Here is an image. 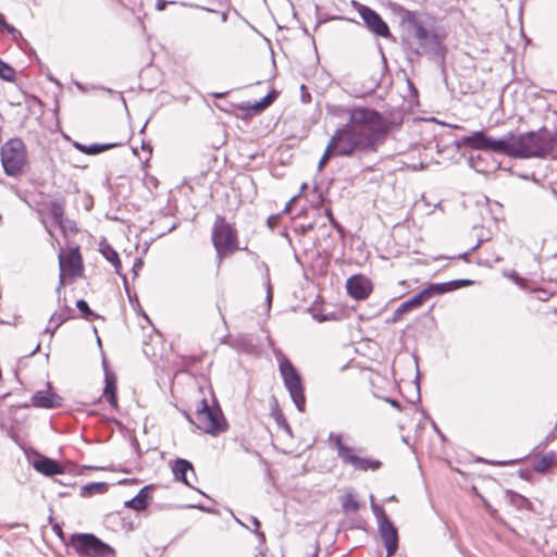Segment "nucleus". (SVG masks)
I'll return each mask as SVG.
<instances>
[{
    "label": "nucleus",
    "mask_w": 557,
    "mask_h": 557,
    "mask_svg": "<svg viewBox=\"0 0 557 557\" xmlns=\"http://www.w3.org/2000/svg\"><path fill=\"white\" fill-rule=\"evenodd\" d=\"M79 555L108 557L113 549L92 534H79L74 541Z\"/></svg>",
    "instance_id": "obj_11"
},
{
    "label": "nucleus",
    "mask_w": 557,
    "mask_h": 557,
    "mask_svg": "<svg viewBox=\"0 0 557 557\" xmlns=\"http://www.w3.org/2000/svg\"><path fill=\"white\" fill-rule=\"evenodd\" d=\"M297 198H298V196H294L293 198H290L289 201L285 205L282 213H289L292 211V206L296 201Z\"/></svg>",
    "instance_id": "obj_40"
},
{
    "label": "nucleus",
    "mask_w": 557,
    "mask_h": 557,
    "mask_svg": "<svg viewBox=\"0 0 557 557\" xmlns=\"http://www.w3.org/2000/svg\"><path fill=\"white\" fill-rule=\"evenodd\" d=\"M267 298L269 301H271L272 294H271L270 276H269L268 272H267Z\"/></svg>",
    "instance_id": "obj_45"
},
{
    "label": "nucleus",
    "mask_w": 557,
    "mask_h": 557,
    "mask_svg": "<svg viewBox=\"0 0 557 557\" xmlns=\"http://www.w3.org/2000/svg\"><path fill=\"white\" fill-rule=\"evenodd\" d=\"M149 498V486H144L136 496L125 502V507L135 511H141L147 508Z\"/></svg>",
    "instance_id": "obj_23"
},
{
    "label": "nucleus",
    "mask_w": 557,
    "mask_h": 557,
    "mask_svg": "<svg viewBox=\"0 0 557 557\" xmlns=\"http://www.w3.org/2000/svg\"><path fill=\"white\" fill-rule=\"evenodd\" d=\"M280 216V214H273L268 218L267 225L269 228L274 230L278 225Z\"/></svg>",
    "instance_id": "obj_37"
},
{
    "label": "nucleus",
    "mask_w": 557,
    "mask_h": 557,
    "mask_svg": "<svg viewBox=\"0 0 557 557\" xmlns=\"http://www.w3.org/2000/svg\"><path fill=\"white\" fill-rule=\"evenodd\" d=\"M462 144L471 149L504 154V137L494 139L486 136L482 131L473 132L471 135L465 136L462 138Z\"/></svg>",
    "instance_id": "obj_12"
},
{
    "label": "nucleus",
    "mask_w": 557,
    "mask_h": 557,
    "mask_svg": "<svg viewBox=\"0 0 557 557\" xmlns=\"http://www.w3.org/2000/svg\"><path fill=\"white\" fill-rule=\"evenodd\" d=\"M108 491V484L104 482H95L82 487V495L91 496L95 494H104Z\"/></svg>",
    "instance_id": "obj_26"
},
{
    "label": "nucleus",
    "mask_w": 557,
    "mask_h": 557,
    "mask_svg": "<svg viewBox=\"0 0 557 557\" xmlns=\"http://www.w3.org/2000/svg\"><path fill=\"white\" fill-rule=\"evenodd\" d=\"M470 284H471V281H469V280H455V281L449 282L451 292L455 289H458L460 287L468 286Z\"/></svg>",
    "instance_id": "obj_36"
},
{
    "label": "nucleus",
    "mask_w": 557,
    "mask_h": 557,
    "mask_svg": "<svg viewBox=\"0 0 557 557\" xmlns=\"http://www.w3.org/2000/svg\"><path fill=\"white\" fill-rule=\"evenodd\" d=\"M187 472L195 475V469L186 459L177 458L172 466V473L176 481L183 482L185 485L193 487L187 478Z\"/></svg>",
    "instance_id": "obj_20"
},
{
    "label": "nucleus",
    "mask_w": 557,
    "mask_h": 557,
    "mask_svg": "<svg viewBox=\"0 0 557 557\" xmlns=\"http://www.w3.org/2000/svg\"><path fill=\"white\" fill-rule=\"evenodd\" d=\"M32 406L37 408L53 409L62 405V398L49 391H38L30 398Z\"/></svg>",
    "instance_id": "obj_16"
},
{
    "label": "nucleus",
    "mask_w": 557,
    "mask_h": 557,
    "mask_svg": "<svg viewBox=\"0 0 557 557\" xmlns=\"http://www.w3.org/2000/svg\"><path fill=\"white\" fill-rule=\"evenodd\" d=\"M325 215L329 218L331 224H333L336 227L338 226V223L334 219L332 210L330 208L325 209Z\"/></svg>",
    "instance_id": "obj_42"
},
{
    "label": "nucleus",
    "mask_w": 557,
    "mask_h": 557,
    "mask_svg": "<svg viewBox=\"0 0 557 557\" xmlns=\"http://www.w3.org/2000/svg\"><path fill=\"white\" fill-rule=\"evenodd\" d=\"M334 149L335 148H332L331 143L329 141V144L319 161V164H318L319 170H322L331 158H337Z\"/></svg>",
    "instance_id": "obj_33"
},
{
    "label": "nucleus",
    "mask_w": 557,
    "mask_h": 557,
    "mask_svg": "<svg viewBox=\"0 0 557 557\" xmlns=\"http://www.w3.org/2000/svg\"><path fill=\"white\" fill-rule=\"evenodd\" d=\"M451 292L449 282L446 283H433L423 288L421 292V296L423 297L424 301L429 300L434 295H443L446 293Z\"/></svg>",
    "instance_id": "obj_25"
},
{
    "label": "nucleus",
    "mask_w": 557,
    "mask_h": 557,
    "mask_svg": "<svg viewBox=\"0 0 557 557\" xmlns=\"http://www.w3.org/2000/svg\"><path fill=\"white\" fill-rule=\"evenodd\" d=\"M211 239L219 261L239 249L236 228L222 215H216L212 226Z\"/></svg>",
    "instance_id": "obj_4"
},
{
    "label": "nucleus",
    "mask_w": 557,
    "mask_h": 557,
    "mask_svg": "<svg viewBox=\"0 0 557 557\" xmlns=\"http://www.w3.org/2000/svg\"><path fill=\"white\" fill-rule=\"evenodd\" d=\"M226 18H227V14H226V12H225V11H222V12H221V20H222V22H225V21H226Z\"/></svg>",
    "instance_id": "obj_51"
},
{
    "label": "nucleus",
    "mask_w": 557,
    "mask_h": 557,
    "mask_svg": "<svg viewBox=\"0 0 557 557\" xmlns=\"http://www.w3.org/2000/svg\"><path fill=\"white\" fill-rule=\"evenodd\" d=\"M74 318V311L72 308L67 306L61 307L59 310H57L50 318L49 324L46 327V332L50 333L51 335L54 334V332L67 320Z\"/></svg>",
    "instance_id": "obj_18"
},
{
    "label": "nucleus",
    "mask_w": 557,
    "mask_h": 557,
    "mask_svg": "<svg viewBox=\"0 0 557 557\" xmlns=\"http://www.w3.org/2000/svg\"><path fill=\"white\" fill-rule=\"evenodd\" d=\"M65 225H66V231H71L72 233L77 232V227L74 222L65 219Z\"/></svg>",
    "instance_id": "obj_43"
},
{
    "label": "nucleus",
    "mask_w": 557,
    "mask_h": 557,
    "mask_svg": "<svg viewBox=\"0 0 557 557\" xmlns=\"http://www.w3.org/2000/svg\"><path fill=\"white\" fill-rule=\"evenodd\" d=\"M141 264H143L141 260H138V261H137V263H135L134 268H135V267H136V268H139V267H141Z\"/></svg>",
    "instance_id": "obj_54"
},
{
    "label": "nucleus",
    "mask_w": 557,
    "mask_h": 557,
    "mask_svg": "<svg viewBox=\"0 0 557 557\" xmlns=\"http://www.w3.org/2000/svg\"><path fill=\"white\" fill-rule=\"evenodd\" d=\"M0 28H5L10 34H15L17 33V30L12 27V26H9L5 22H4V18L3 16L0 14Z\"/></svg>",
    "instance_id": "obj_38"
},
{
    "label": "nucleus",
    "mask_w": 557,
    "mask_h": 557,
    "mask_svg": "<svg viewBox=\"0 0 557 557\" xmlns=\"http://www.w3.org/2000/svg\"><path fill=\"white\" fill-rule=\"evenodd\" d=\"M354 107L351 108H345L343 106H329L327 107V113L333 115V116H337V117H344V116H347L349 119V112L352 110Z\"/></svg>",
    "instance_id": "obj_31"
},
{
    "label": "nucleus",
    "mask_w": 557,
    "mask_h": 557,
    "mask_svg": "<svg viewBox=\"0 0 557 557\" xmlns=\"http://www.w3.org/2000/svg\"><path fill=\"white\" fill-rule=\"evenodd\" d=\"M251 523L255 525V532L264 540V534L262 532H258V529L260 528V521L256 517H250Z\"/></svg>",
    "instance_id": "obj_39"
},
{
    "label": "nucleus",
    "mask_w": 557,
    "mask_h": 557,
    "mask_svg": "<svg viewBox=\"0 0 557 557\" xmlns=\"http://www.w3.org/2000/svg\"><path fill=\"white\" fill-rule=\"evenodd\" d=\"M46 212L49 218L61 228L63 233L66 232L64 219V203L61 200H52L46 205Z\"/></svg>",
    "instance_id": "obj_19"
},
{
    "label": "nucleus",
    "mask_w": 557,
    "mask_h": 557,
    "mask_svg": "<svg viewBox=\"0 0 557 557\" xmlns=\"http://www.w3.org/2000/svg\"><path fill=\"white\" fill-rule=\"evenodd\" d=\"M46 230L48 231V233H49V235H50L51 237H54L53 233L51 232V230H50L47 225H46Z\"/></svg>",
    "instance_id": "obj_53"
},
{
    "label": "nucleus",
    "mask_w": 557,
    "mask_h": 557,
    "mask_svg": "<svg viewBox=\"0 0 557 557\" xmlns=\"http://www.w3.org/2000/svg\"><path fill=\"white\" fill-rule=\"evenodd\" d=\"M391 128L388 119L379 111L355 106L349 120L331 136V147L342 158L374 153L387 139Z\"/></svg>",
    "instance_id": "obj_1"
},
{
    "label": "nucleus",
    "mask_w": 557,
    "mask_h": 557,
    "mask_svg": "<svg viewBox=\"0 0 557 557\" xmlns=\"http://www.w3.org/2000/svg\"><path fill=\"white\" fill-rule=\"evenodd\" d=\"M59 285L57 292L59 293L64 285L65 276L76 278L82 276L84 271L83 259L78 247L71 248L66 255L62 251L59 253Z\"/></svg>",
    "instance_id": "obj_10"
},
{
    "label": "nucleus",
    "mask_w": 557,
    "mask_h": 557,
    "mask_svg": "<svg viewBox=\"0 0 557 557\" xmlns=\"http://www.w3.org/2000/svg\"><path fill=\"white\" fill-rule=\"evenodd\" d=\"M15 76V71L12 66L0 59V78L11 82Z\"/></svg>",
    "instance_id": "obj_32"
},
{
    "label": "nucleus",
    "mask_w": 557,
    "mask_h": 557,
    "mask_svg": "<svg viewBox=\"0 0 557 557\" xmlns=\"http://www.w3.org/2000/svg\"><path fill=\"white\" fill-rule=\"evenodd\" d=\"M380 536L386 548V557H392L398 549V532L394 523L388 520L377 525Z\"/></svg>",
    "instance_id": "obj_14"
},
{
    "label": "nucleus",
    "mask_w": 557,
    "mask_h": 557,
    "mask_svg": "<svg viewBox=\"0 0 557 557\" xmlns=\"http://www.w3.org/2000/svg\"><path fill=\"white\" fill-rule=\"evenodd\" d=\"M1 163L5 174L16 176L27 162L25 144L20 138L8 140L0 151Z\"/></svg>",
    "instance_id": "obj_7"
},
{
    "label": "nucleus",
    "mask_w": 557,
    "mask_h": 557,
    "mask_svg": "<svg viewBox=\"0 0 557 557\" xmlns=\"http://www.w3.org/2000/svg\"><path fill=\"white\" fill-rule=\"evenodd\" d=\"M166 3L168 2H157L156 10L157 11H163L165 9V7H166Z\"/></svg>",
    "instance_id": "obj_48"
},
{
    "label": "nucleus",
    "mask_w": 557,
    "mask_h": 557,
    "mask_svg": "<svg viewBox=\"0 0 557 557\" xmlns=\"http://www.w3.org/2000/svg\"><path fill=\"white\" fill-rule=\"evenodd\" d=\"M115 146H116L115 144H103V145L92 144V145L88 146V150H86V154H97L104 150L113 148Z\"/></svg>",
    "instance_id": "obj_34"
},
{
    "label": "nucleus",
    "mask_w": 557,
    "mask_h": 557,
    "mask_svg": "<svg viewBox=\"0 0 557 557\" xmlns=\"http://www.w3.org/2000/svg\"><path fill=\"white\" fill-rule=\"evenodd\" d=\"M348 294L355 299H366L372 292L370 281L361 275H354L346 282Z\"/></svg>",
    "instance_id": "obj_15"
},
{
    "label": "nucleus",
    "mask_w": 557,
    "mask_h": 557,
    "mask_svg": "<svg viewBox=\"0 0 557 557\" xmlns=\"http://www.w3.org/2000/svg\"><path fill=\"white\" fill-rule=\"evenodd\" d=\"M359 13L364 21L366 25L375 35L387 38L391 36L387 24L381 18V16L368 7L360 5Z\"/></svg>",
    "instance_id": "obj_13"
},
{
    "label": "nucleus",
    "mask_w": 557,
    "mask_h": 557,
    "mask_svg": "<svg viewBox=\"0 0 557 557\" xmlns=\"http://www.w3.org/2000/svg\"><path fill=\"white\" fill-rule=\"evenodd\" d=\"M277 92L275 90H272L267 96H264L260 101H257L255 103L244 102L238 104V109L242 111L260 113L275 100Z\"/></svg>",
    "instance_id": "obj_22"
},
{
    "label": "nucleus",
    "mask_w": 557,
    "mask_h": 557,
    "mask_svg": "<svg viewBox=\"0 0 557 557\" xmlns=\"http://www.w3.org/2000/svg\"><path fill=\"white\" fill-rule=\"evenodd\" d=\"M406 313L404 310H400V307H398L394 313H393V317H392V321L393 322H397L401 319L403 314Z\"/></svg>",
    "instance_id": "obj_41"
},
{
    "label": "nucleus",
    "mask_w": 557,
    "mask_h": 557,
    "mask_svg": "<svg viewBox=\"0 0 557 557\" xmlns=\"http://www.w3.org/2000/svg\"><path fill=\"white\" fill-rule=\"evenodd\" d=\"M102 397L113 407L117 406L116 381L112 374H106V387Z\"/></svg>",
    "instance_id": "obj_24"
},
{
    "label": "nucleus",
    "mask_w": 557,
    "mask_h": 557,
    "mask_svg": "<svg viewBox=\"0 0 557 557\" xmlns=\"http://www.w3.org/2000/svg\"><path fill=\"white\" fill-rule=\"evenodd\" d=\"M227 92H213L212 97L214 98H223Z\"/></svg>",
    "instance_id": "obj_50"
},
{
    "label": "nucleus",
    "mask_w": 557,
    "mask_h": 557,
    "mask_svg": "<svg viewBox=\"0 0 557 557\" xmlns=\"http://www.w3.org/2000/svg\"><path fill=\"white\" fill-rule=\"evenodd\" d=\"M423 302H424L423 297L421 296L420 293H418L412 298H410V299L404 301L403 304H400L399 307H400V310H404L405 312H408V311H410L412 309L421 307L423 305Z\"/></svg>",
    "instance_id": "obj_28"
},
{
    "label": "nucleus",
    "mask_w": 557,
    "mask_h": 557,
    "mask_svg": "<svg viewBox=\"0 0 557 557\" xmlns=\"http://www.w3.org/2000/svg\"><path fill=\"white\" fill-rule=\"evenodd\" d=\"M401 21L403 23L407 24L408 30L417 40L418 48L416 49V52L418 54L436 52L440 49L441 41L438 36L422 25V23L418 20L416 12L403 10Z\"/></svg>",
    "instance_id": "obj_5"
},
{
    "label": "nucleus",
    "mask_w": 557,
    "mask_h": 557,
    "mask_svg": "<svg viewBox=\"0 0 557 557\" xmlns=\"http://www.w3.org/2000/svg\"><path fill=\"white\" fill-rule=\"evenodd\" d=\"M553 148L554 138L545 127L522 134L510 132L504 136V154L511 158H543Z\"/></svg>",
    "instance_id": "obj_2"
},
{
    "label": "nucleus",
    "mask_w": 557,
    "mask_h": 557,
    "mask_svg": "<svg viewBox=\"0 0 557 557\" xmlns=\"http://www.w3.org/2000/svg\"><path fill=\"white\" fill-rule=\"evenodd\" d=\"M77 309L83 313L85 318H88L92 314L88 304L84 299H79L76 301Z\"/></svg>",
    "instance_id": "obj_35"
},
{
    "label": "nucleus",
    "mask_w": 557,
    "mask_h": 557,
    "mask_svg": "<svg viewBox=\"0 0 557 557\" xmlns=\"http://www.w3.org/2000/svg\"><path fill=\"white\" fill-rule=\"evenodd\" d=\"M554 467H557V453L555 451H548L533 459L532 469L536 473H545Z\"/></svg>",
    "instance_id": "obj_21"
},
{
    "label": "nucleus",
    "mask_w": 557,
    "mask_h": 557,
    "mask_svg": "<svg viewBox=\"0 0 557 557\" xmlns=\"http://www.w3.org/2000/svg\"><path fill=\"white\" fill-rule=\"evenodd\" d=\"M319 550H320L319 544L317 543L314 546V552L310 555V557H318Z\"/></svg>",
    "instance_id": "obj_49"
},
{
    "label": "nucleus",
    "mask_w": 557,
    "mask_h": 557,
    "mask_svg": "<svg viewBox=\"0 0 557 557\" xmlns=\"http://www.w3.org/2000/svg\"><path fill=\"white\" fill-rule=\"evenodd\" d=\"M283 426L285 428V430L289 431V425L287 424V422L285 420H283L282 422Z\"/></svg>",
    "instance_id": "obj_52"
},
{
    "label": "nucleus",
    "mask_w": 557,
    "mask_h": 557,
    "mask_svg": "<svg viewBox=\"0 0 557 557\" xmlns=\"http://www.w3.org/2000/svg\"><path fill=\"white\" fill-rule=\"evenodd\" d=\"M224 302H225V298H224V296H222V299H221V300H219V301L216 302V308H218L219 313H220V315H221V318H222L223 320H224V313H223V306H222V305H223Z\"/></svg>",
    "instance_id": "obj_44"
},
{
    "label": "nucleus",
    "mask_w": 557,
    "mask_h": 557,
    "mask_svg": "<svg viewBox=\"0 0 557 557\" xmlns=\"http://www.w3.org/2000/svg\"><path fill=\"white\" fill-rule=\"evenodd\" d=\"M278 368L284 385L287 388L293 403L297 409L302 412L306 406V398L299 373L293 363L286 358H282L280 360Z\"/></svg>",
    "instance_id": "obj_8"
},
{
    "label": "nucleus",
    "mask_w": 557,
    "mask_h": 557,
    "mask_svg": "<svg viewBox=\"0 0 557 557\" xmlns=\"http://www.w3.org/2000/svg\"><path fill=\"white\" fill-rule=\"evenodd\" d=\"M330 441L333 442L334 448L337 451V457L344 465H348L358 471H375L381 468L382 462L376 459L369 457H362L358 453L362 451V448H356L347 446L343 443V435L333 433L330 435Z\"/></svg>",
    "instance_id": "obj_6"
},
{
    "label": "nucleus",
    "mask_w": 557,
    "mask_h": 557,
    "mask_svg": "<svg viewBox=\"0 0 557 557\" xmlns=\"http://www.w3.org/2000/svg\"><path fill=\"white\" fill-rule=\"evenodd\" d=\"M278 368L284 385L287 388L293 403L297 409L302 412L306 406V398L299 373L293 363L286 358H282L280 360Z\"/></svg>",
    "instance_id": "obj_9"
},
{
    "label": "nucleus",
    "mask_w": 557,
    "mask_h": 557,
    "mask_svg": "<svg viewBox=\"0 0 557 557\" xmlns=\"http://www.w3.org/2000/svg\"><path fill=\"white\" fill-rule=\"evenodd\" d=\"M33 467L37 472L47 476L64 473V468L59 462L45 456L35 459Z\"/></svg>",
    "instance_id": "obj_17"
},
{
    "label": "nucleus",
    "mask_w": 557,
    "mask_h": 557,
    "mask_svg": "<svg viewBox=\"0 0 557 557\" xmlns=\"http://www.w3.org/2000/svg\"><path fill=\"white\" fill-rule=\"evenodd\" d=\"M194 423L199 430L213 436L224 433L228 428L221 408L216 404L210 406L205 398L196 408Z\"/></svg>",
    "instance_id": "obj_3"
},
{
    "label": "nucleus",
    "mask_w": 557,
    "mask_h": 557,
    "mask_svg": "<svg viewBox=\"0 0 557 557\" xmlns=\"http://www.w3.org/2000/svg\"><path fill=\"white\" fill-rule=\"evenodd\" d=\"M101 251L104 258L113 264L115 272L121 275L122 264L117 252L110 246H106Z\"/></svg>",
    "instance_id": "obj_27"
},
{
    "label": "nucleus",
    "mask_w": 557,
    "mask_h": 557,
    "mask_svg": "<svg viewBox=\"0 0 557 557\" xmlns=\"http://www.w3.org/2000/svg\"><path fill=\"white\" fill-rule=\"evenodd\" d=\"M387 403H389L393 407H395L396 409L400 410L401 409V406L400 404L397 401V400H394V399H391V398H386L385 399Z\"/></svg>",
    "instance_id": "obj_46"
},
{
    "label": "nucleus",
    "mask_w": 557,
    "mask_h": 557,
    "mask_svg": "<svg viewBox=\"0 0 557 557\" xmlns=\"http://www.w3.org/2000/svg\"><path fill=\"white\" fill-rule=\"evenodd\" d=\"M75 147H76L79 151H82V152H84V153H86V150H88V146H87V145H83V144H78V143H76V144H75Z\"/></svg>",
    "instance_id": "obj_47"
},
{
    "label": "nucleus",
    "mask_w": 557,
    "mask_h": 557,
    "mask_svg": "<svg viewBox=\"0 0 557 557\" xmlns=\"http://www.w3.org/2000/svg\"><path fill=\"white\" fill-rule=\"evenodd\" d=\"M342 507L345 512H356L359 510L360 505L354 495L348 493L342 498Z\"/></svg>",
    "instance_id": "obj_29"
},
{
    "label": "nucleus",
    "mask_w": 557,
    "mask_h": 557,
    "mask_svg": "<svg viewBox=\"0 0 557 557\" xmlns=\"http://www.w3.org/2000/svg\"><path fill=\"white\" fill-rule=\"evenodd\" d=\"M371 509L376 518L377 525L381 524V522L389 520L384 508L374 503L373 496H371Z\"/></svg>",
    "instance_id": "obj_30"
},
{
    "label": "nucleus",
    "mask_w": 557,
    "mask_h": 557,
    "mask_svg": "<svg viewBox=\"0 0 557 557\" xmlns=\"http://www.w3.org/2000/svg\"><path fill=\"white\" fill-rule=\"evenodd\" d=\"M39 349V345L36 346V348L33 350V354H35Z\"/></svg>",
    "instance_id": "obj_55"
}]
</instances>
